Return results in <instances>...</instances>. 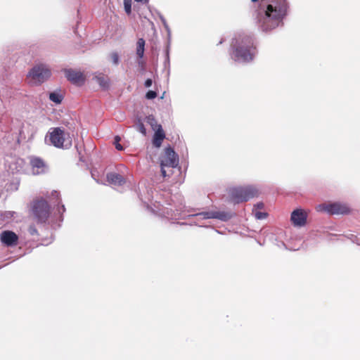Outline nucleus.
Returning a JSON list of instances; mask_svg holds the SVG:
<instances>
[{
	"mask_svg": "<svg viewBox=\"0 0 360 360\" xmlns=\"http://www.w3.org/2000/svg\"><path fill=\"white\" fill-rule=\"evenodd\" d=\"M288 6L285 0H271L264 13L258 17L263 31H269L278 26L286 16Z\"/></svg>",
	"mask_w": 360,
	"mask_h": 360,
	"instance_id": "f257e3e1",
	"label": "nucleus"
},
{
	"mask_svg": "<svg viewBox=\"0 0 360 360\" xmlns=\"http://www.w3.org/2000/svg\"><path fill=\"white\" fill-rule=\"evenodd\" d=\"M231 47L233 50L232 58L236 61L250 62L256 52L253 38L244 33L236 35L231 41Z\"/></svg>",
	"mask_w": 360,
	"mask_h": 360,
	"instance_id": "f03ea898",
	"label": "nucleus"
},
{
	"mask_svg": "<svg viewBox=\"0 0 360 360\" xmlns=\"http://www.w3.org/2000/svg\"><path fill=\"white\" fill-rule=\"evenodd\" d=\"M230 201L234 204L246 202L258 195V190L252 186L233 187L228 191Z\"/></svg>",
	"mask_w": 360,
	"mask_h": 360,
	"instance_id": "7ed1b4c3",
	"label": "nucleus"
},
{
	"mask_svg": "<svg viewBox=\"0 0 360 360\" xmlns=\"http://www.w3.org/2000/svg\"><path fill=\"white\" fill-rule=\"evenodd\" d=\"M179 164V157L171 147L165 149L160 156V167L162 176H169L172 169Z\"/></svg>",
	"mask_w": 360,
	"mask_h": 360,
	"instance_id": "20e7f679",
	"label": "nucleus"
},
{
	"mask_svg": "<svg viewBox=\"0 0 360 360\" xmlns=\"http://www.w3.org/2000/svg\"><path fill=\"white\" fill-rule=\"evenodd\" d=\"M49 140L57 148H68L72 145L69 134L60 127L51 128L49 131Z\"/></svg>",
	"mask_w": 360,
	"mask_h": 360,
	"instance_id": "39448f33",
	"label": "nucleus"
},
{
	"mask_svg": "<svg viewBox=\"0 0 360 360\" xmlns=\"http://www.w3.org/2000/svg\"><path fill=\"white\" fill-rule=\"evenodd\" d=\"M51 76L50 69L44 64L33 67L27 75L30 82L32 85H40L46 81Z\"/></svg>",
	"mask_w": 360,
	"mask_h": 360,
	"instance_id": "423d86ee",
	"label": "nucleus"
},
{
	"mask_svg": "<svg viewBox=\"0 0 360 360\" xmlns=\"http://www.w3.org/2000/svg\"><path fill=\"white\" fill-rule=\"evenodd\" d=\"M32 211L39 223H45L51 214V209L48 202L42 198L33 202Z\"/></svg>",
	"mask_w": 360,
	"mask_h": 360,
	"instance_id": "0eeeda50",
	"label": "nucleus"
},
{
	"mask_svg": "<svg viewBox=\"0 0 360 360\" xmlns=\"http://www.w3.org/2000/svg\"><path fill=\"white\" fill-rule=\"evenodd\" d=\"M318 212H326L330 214H347L350 213L349 207L345 204L338 202L319 205L316 207Z\"/></svg>",
	"mask_w": 360,
	"mask_h": 360,
	"instance_id": "6e6552de",
	"label": "nucleus"
},
{
	"mask_svg": "<svg viewBox=\"0 0 360 360\" xmlns=\"http://www.w3.org/2000/svg\"><path fill=\"white\" fill-rule=\"evenodd\" d=\"M308 213L302 209L295 210L290 217L292 224L295 226H303L307 223Z\"/></svg>",
	"mask_w": 360,
	"mask_h": 360,
	"instance_id": "1a4fd4ad",
	"label": "nucleus"
},
{
	"mask_svg": "<svg viewBox=\"0 0 360 360\" xmlns=\"http://www.w3.org/2000/svg\"><path fill=\"white\" fill-rule=\"evenodd\" d=\"M64 72L67 79L72 84L82 85L84 83L85 77L82 72L72 69H65Z\"/></svg>",
	"mask_w": 360,
	"mask_h": 360,
	"instance_id": "9d476101",
	"label": "nucleus"
},
{
	"mask_svg": "<svg viewBox=\"0 0 360 360\" xmlns=\"http://www.w3.org/2000/svg\"><path fill=\"white\" fill-rule=\"evenodd\" d=\"M30 164L32 167V172L35 175L43 174L46 171V163L39 157L30 158Z\"/></svg>",
	"mask_w": 360,
	"mask_h": 360,
	"instance_id": "9b49d317",
	"label": "nucleus"
},
{
	"mask_svg": "<svg viewBox=\"0 0 360 360\" xmlns=\"http://www.w3.org/2000/svg\"><path fill=\"white\" fill-rule=\"evenodd\" d=\"M1 241L6 246L16 245L18 236L12 231H4L0 236Z\"/></svg>",
	"mask_w": 360,
	"mask_h": 360,
	"instance_id": "f8f14e48",
	"label": "nucleus"
},
{
	"mask_svg": "<svg viewBox=\"0 0 360 360\" xmlns=\"http://www.w3.org/2000/svg\"><path fill=\"white\" fill-rule=\"evenodd\" d=\"M204 217L207 219H217L221 221H228L232 217V213L225 211H214L203 213Z\"/></svg>",
	"mask_w": 360,
	"mask_h": 360,
	"instance_id": "ddd939ff",
	"label": "nucleus"
},
{
	"mask_svg": "<svg viewBox=\"0 0 360 360\" xmlns=\"http://www.w3.org/2000/svg\"><path fill=\"white\" fill-rule=\"evenodd\" d=\"M165 138V131L162 127H159L158 129L155 130V134L153 138V146L156 148H160Z\"/></svg>",
	"mask_w": 360,
	"mask_h": 360,
	"instance_id": "4468645a",
	"label": "nucleus"
},
{
	"mask_svg": "<svg viewBox=\"0 0 360 360\" xmlns=\"http://www.w3.org/2000/svg\"><path fill=\"white\" fill-rule=\"evenodd\" d=\"M107 180L110 184L115 186H122L126 182L125 179L121 174L113 172L107 174Z\"/></svg>",
	"mask_w": 360,
	"mask_h": 360,
	"instance_id": "2eb2a0df",
	"label": "nucleus"
},
{
	"mask_svg": "<svg viewBox=\"0 0 360 360\" xmlns=\"http://www.w3.org/2000/svg\"><path fill=\"white\" fill-rule=\"evenodd\" d=\"M94 79L96 80L100 86L103 89H108L110 86V79L109 77L103 74V73H97Z\"/></svg>",
	"mask_w": 360,
	"mask_h": 360,
	"instance_id": "dca6fc26",
	"label": "nucleus"
},
{
	"mask_svg": "<svg viewBox=\"0 0 360 360\" xmlns=\"http://www.w3.org/2000/svg\"><path fill=\"white\" fill-rule=\"evenodd\" d=\"M145 40L143 38L139 39L136 42V53L139 58H142L143 57L145 51Z\"/></svg>",
	"mask_w": 360,
	"mask_h": 360,
	"instance_id": "f3484780",
	"label": "nucleus"
},
{
	"mask_svg": "<svg viewBox=\"0 0 360 360\" xmlns=\"http://www.w3.org/2000/svg\"><path fill=\"white\" fill-rule=\"evenodd\" d=\"M134 127L141 132L143 136L146 135V129L144 126L143 122H142L140 117H137L134 120Z\"/></svg>",
	"mask_w": 360,
	"mask_h": 360,
	"instance_id": "a211bd4d",
	"label": "nucleus"
},
{
	"mask_svg": "<svg viewBox=\"0 0 360 360\" xmlns=\"http://www.w3.org/2000/svg\"><path fill=\"white\" fill-rule=\"evenodd\" d=\"M147 123L150 125L153 130H156L159 127H162L161 124H158L156 119L153 115H148L146 117Z\"/></svg>",
	"mask_w": 360,
	"mask_h": 360,
	"instance_id": "6ab92c4d",
	"label": "nucleus"
},
{
	"mask_svg": "<svg viewBox=\"0 0 360 360\" xmlns=\"http://www.w3.org/2000/svg\"><path fill=\"white\" fill-rule=\"evenodd\" d=\"M63 98V96L57 92H51L49 94V99L56 104H60Z\"/></svg>",
	"mask_w": 360,
	"mask_h": 360,
	"instance_id": "aec40b11",
	"label": "nucleus"
},
{
	"mask_svg": "<svg viewBox=\"0 0 360 360\" xmlns=\"http://www.w3.org/2000/svg\"><path fill=\"white\" fill-rule=\"evenodd\" d=\"M124 10L127 14L131 12V0H124Z\"/></svg>",
	"mask_w": 360,
	"mask_h": 360,
	"instance_id": "412c9836",
	"label": "nucleus"
},
{
	"mask_svg": "<svg viewBox=\"0 0 360 360\" xmlns=\"http://www.w3.org/2000/svg\"><path fill=\"white\" fill-rule=\"evenodd\" d=\"M253 212L255 218L257 219H263L267 217V213L266 212H262L257 210H253Z\"/></svg>",
	"mask_w": 360,
	"mask_h": 360,
	"instance_id": "4be33fe9",
	"label": "nucleus"
},
{
	"mask_svg": "<svg viewBox=\"0 0 360 360\" xmlns=\"http://www.w3.org/2000/svg\"><path fill=\"white\" fill-rule=\"evenodd\" d=\"M120 141H121V139L119 136H116L115 137L114 144H115V148L117 150H122L124 149L120 143Z\"/></svg>",
	"mask_w": 360,
	"mask_h": 360,
	"instance_id": "5701e85b",
	"label": "nucleus"
},
{
	"mask_svg": "<svg viewBox=\"0 0 360 360\" xmlns=\"http://www.w3.org/2000/svg\"><path fill=\"white\" fill-rule=\"evenodd\" d=\"M110 58H111L112 63L115 65H117L119 63V55L117 53H115V52L112 53L110 55Z\"/></svg>",
	"mask_w": 360,
	"mask_h": 360,
	"instance_id": "b1692460",
	"label": "nucleus"
},
{
	"mask_svg": "<svg viewBox=\"0 0 360 360\" xmlns=\"http://www.w3.org/2000/svg\"><path fill=\"white\" fill-rule=\"evenodd\" d=\"M157 97V93L154 91H148L146 94L147 99H153Z\"/></svg>",
	"mask_w": 360,
	"mask_h": 360,
	"instance_id": "393cba45",
	"label": "nucleus"
},
{
	"mask_svg": "<svg viewBox=\"0 0 360 360\" xmlns=\"http://www.w3.org/2000/svg\"><path fill=\"white\" fill-rule=\"evenodd\" d=\"M29 233H30V235L32 236H34V235H37L38 234V231H37V229H36L35 226L32 225V226H30L29 227Z\"/></svg>",
	"mask_w": 360,
	"mask_h": 360,
	"instance_id": "a878e982",
	"label": "nucleus"
},
{
	"mask_svg": "<svg viewBox=\"0 0 360 360\" xmlns=\"http://www.w3.org/2000/svg\"><path fill=\"white\" fill-rule=\"evenodd\" d=\"M59 197H60V195H59V193L56 191H53L51 192V198L53 200V199H56V201H58L59 200Z\"/></svg>",
	"mask_w": 360,
	"mask_h": 360,
	"instance_id": "bb28decb",
	"label": "nucleus"
},
{
	"mask_svg": "<svg viewBox=\"0 0 360 360\" xmlns=\"http://www.w3.org/2000/svg\"><path fill=\"white\" fill-rule=\"evenodd\" d=\"M153 84V81L151 79H147L146 81H145V83H144V85L146 87H150Z\"/></svg>",
	"mask_w": 360,
	"mask_h": 360,
	"instance_id": "cd10ccee",
	"label": "nucleus"
},
{
	"mask_svg": "<svg viewBox=\"0 0 360 360\" xmlns=\"http://www.w3.org/2000/svg\"><path fill=\"white\" fill-rule=\"evenodd\" d=\"M255 207H257V209H263L264 204L262 202H259Z\"/></svg>",
	"mask_w": 360,
	"mask_h": 360,
	"instance_id": "c85d7f7f",
	"label": "nucleus"
},
{
	"mask_svg": "<svg viewBox=\"0 0 360 360\" xmlns=\"http://www.w3.org/2000/svg\"><path fill=\"white\" fill-rule=\"evenodd\" d=\"M61 208L63 212L65 210V206L63 205H61Z\"/></svg>",
	"mask_w": 360,
	"mask_h": 360,
	"instance_id": "c756f323",
	"label": "nucleus"
}]
</instances>
